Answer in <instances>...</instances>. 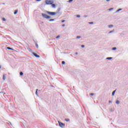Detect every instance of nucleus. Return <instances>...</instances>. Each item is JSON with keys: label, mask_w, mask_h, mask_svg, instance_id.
I'll list each match as a JSON object with an SVG mask.
<instances>
[{"label": "nucleus", "mask_w": 128, "mask_h": 128, "mask_svg": "<svg viewBox=\"0 0 128 128\" xmlns=\"http://www.w3.org/2000/svg\"><path fill=\"white\" fill-rule=\"evenodd\" d=\"M84 18H88V15H84Z\"/></svg>", "instance_id": "72a5a7b5"}, {"label": "nucleus", "mask_w": 128, "mask_h": 128, "mask_svg": "<svg viewBox=\"0 0 128 128\" xmlns=\"http://www.w3.org/2000/svg\"><path fill=\"white\" fill-rule=\"evenodd\" d=\"M2 20L4 21V22H6V18H2Z\"/></svg>", "instance_id": "412c9836"}, {"label": "nucleus", "mask_w": 128, "mask_h": 128, "mask_svg": "<svg viewBox=\"0 0 128 128\" xmlns=\"http://www.w3.org/2000/svg\"><path fill=\"white\" fill-rule=\"evenodd\" d=\"M108 28H114V25L112 24H110V25H108Z\"/></svg>", "instance_id": "f8f14e48"}, {"label": "nucleus", "mask_w": 128, "mask_h": 128, "mask_svg": "<svg viewBox=\"0 0 128 128\" xmlns=\"http://www.w3.org/2000/svg\"><path fill=\"white\" fill-rule=\"evenodd\" d=\"M120 100H117L116 101V104H120Z\"/></svg>", "instance_id": "dca6fc26"}, {"label": "nucleus", "mask_w": 128, "mask_h": 128, "mask_svg": "<svg viewBox=\"0 0 128 128\" xmlns=\"http://www.w3.org/2000/svg\"><path fill=\"white\" fill-rule=\"evenodd\" d=\"M38 89L36 90V94L37 96H38Z\"/></svg>", "instance_id": "9b49d317"}, {"label": "nucleus", "mask_w": 128, "mask_h": 128, "mask_svg": "<svg viewBox=\"0 0 128 128\" xmlns=\"http://www.w3.org/2000/svg\"><path fill=\"white\" fill-rule=\"evenodd\" d=\"M94 93L90 94V96H94Z\"/></svg>", "instance_id": "473e14b6"}, {"label": "nucleus", "mask_w": 128, "mask_h": 128, "mask_svg": "<svg viewBox=\"0 0 128 128\" xmlns=\"http://www.w3.org/2000/svg\"><path fill=\"white\" fill-rule=\"evenodd\" d=\"M78 54V52H76L75 53V54Z\"/></svg>", "instance_id": "58836bf2"}, {"label": "nucleus", "mask_w": 128, "mask_h": 128, "mask_svg": "<svg viewBox=\"0 0 128 128\" xmlns=\"http://www.w3.org/2000/svg\"><path fill=\"white\" fill-rule=\"evenodd\" d=\"M76 18H80V14L76 15Z\"/></svg>", "instance_id": "c85d7f7f"}, {"label": "nucleus", "mask_w": 128, "mask_h": 128, "mask_svg": "<svg viewBox=\"0 0 128 128\" xmlns=\"http://www.w3.org/2000/svg\"><path fill=\"white\" fill-rule=\"evenodd\" d=\"M60 12V8H58L56 12H58V14Z\"/></svg>", "instance_id": "4468645a"}, {"label": "nucleus", "mask_w": 128, "mask_h": 128, "mask_svg": "<svg viewBox=\"0 0 128 128\" xmlns=\"http://www.w3.org/2000/svg\"><path fill=\"white\" fill-rule=\"evenodd\" d=\"M62 26H66V24H63L62 25Z\"/></svg>", "instance_id": "c9c22d12"}, {"label": "nucleus", "mask_w": 128, "mask_h": 128, "mask_svg": "<svg viewBox=\"0 0 128 128\" xmlns=\"http://www.w3.org/2000/svg\"><path fill=\"white\" fill-rule=\"evenodd\" d=\"M20 75L22 76H24V72H20Z\"/></svg>", "instance_id": "2eb2a0df"}, {"label": "nucleus", "mask_w": 128, "mask_h": 128, "mask_svg": "<svg viewBox=\"0 0 128 128\" xmlns=\"http://www.w3.org/2000/svg\"><path fill=\"white\" fill-rule=\"evenodd\" d=\"M113 92H114L116 93V90H114V91Z\"/></svg>", "instance_id": "a19ab883"}, {"label": "nucleus", "mask_w": 128, "mask_h": 128, "mask_svg": "<svg viewBox=\"0 0 128 128\" xmlns=\"http://www.w3.org/2000/svg\"><path fill=\"white\" fill-rule=\"evenodd\" d=\"M46 14H49L50 16H56V14H58V12H52L49 11H46Z\"/></svg>", "instance_id": "f03ea898"}, {"label": "nucleus", "mask_w": 128, "mask_h": 128, "mask_svg": "<svg viewBox=\"0 0 128 128\" xmlns=\"http://www.w3.org/2000/svg\"><path fill=\"white\" fill-rule=\"evenodd\" d=\"M112 50H116V48L114 47V48H112Z\"/></svg>", "instance_id": "aec40b11"}, {"label": "nucleus", "mask_w": 128, "mask_h": 128, "mask_svg": "<svg viewBox=\"0 0 128 128\" xmlns=\"http://www.w3.org/2000/svg\"><path fill=\"white\" fill-rule=\"evenodd\" d=\"M114 10V8H110L108 9V10L110 11V10Z\"/></svg>", "instance_id": "7c9ffc66"}, {"label": "nucleus", "mask_w": 128, "mask_h": 128, "mask_svg": "<svg viewBox=\"0 0 128 128\" xmlns=\"http://www.w3.org/2000/svg\"><path fill=\"white\" fill-rule=\"evenodd\" d=\"M114 30H112L111 31H110L108 34H112V32H114Z\"/></svg>", "instance_id": "393cba45"}, {"label": "nucleus", "mask_w": 128, "mask_h": 128, "mask_svg": "<svg viewBox=\"0 0 128 128\" xmlns=\"http://www.w3.org/2000/svg\"><path fill=\"white\" fill-rule=\"evenodd\" d=\"M42 0H36V2H40Z\"/></svg>", "instance_id": "e433bc0d"}, {"label": "nucleus", "mask_w": 128, "mask_h": 128, "mask_svg": "<svg viewBox=\"0 0 128 128\" xmlns=\"http://www.w3.org/2000/svg\"><path fill=\"white\" fill-rule=\"evenodd\" d=\"M32 54L34 55V56H36V58H40V55H38L36 54V53L33 52Z\"/></svg>", "instance_id": "39448f33"}, {"label": "nucleus", "mask_w": 128, "mask_h": 128, "mask_svg": "<svg viewBox=\"0 0 128 128\" xmlns=\"http://www.w3.org/2000/svg\"><path fill=\"white\" fill-rule=\"evenodd\" d=\"M106 0V2H110V0Z\"/></svg>", "instance_id": "ea45409f"}, {"label": "nucleus", "mask_w": 128, "mask_h": 128, "mask_svg": "<svg viewBox=\"0 0 128 128\" xmlns=\"http://www.w3.org/2000/svg\"><path fill=\"white\" fill-rule=\"evenodd\" d=\"M3 80H6V76H4V74L3 75Z\"/></svg>", "instance_id": "6ab92c4d"}, {"label": "nucleus", "mask_w": 128, "mask_h": 128, "mask_svg": "<svg viewBox=\"0 0 128 128\" xmlns=\"http://www.w3.org/2000/svg\"><path fill=\"white\" fill-rule=\"evenodd\" d=\"M60 38V35L56 36V38Z\"/></svg>", "instance_id": "a878e982"}, {"label": "nucleus", "mask_w": 128, "mask_h": 128, "mask_svg": "<svg viewBox=\"0 0 128 128\" xmlns=\"http://www.w3.org/2000/svg\"><path fill=\"white\" fill-rule=\"evenodd\" d=\"M106 60H112V57H108L107 58H106Z\"/></svg>", "instance_id": "ddd939ff"}, {"label": "nucleus", "mask_w": 128, "mask_h": 128, "mask_svg": "<svg viewBox=\"0 0 128 128\" xmlns=\"http://www.w3.org/2000/svg\"><path fill=\"white\" fill-rule=\"evenodd\" d=\"M109 104H112V100L109 101Z\"/></svg>", "instance_id": "4c0bfd02"}, {"label": "nucleus", "mask_w": 128, "mask_h": 128, "mask_svg": "<svg viewBox=\"0 0 128 128\" xmlns=\"http://www.w3.org/2000/svg\"><path fill=\"white\" fill-rule=\"evenodd\" d=\"M7 50H14V49L10 47H6Z\"/></svg>", "instance_id": "6e6552de"}, {"label": "nucleus", "mask_w": 128, "mask_h": 128, "mask_svg": "<svg viewBox=\"0 0 128 128\" xmlns=\"http://www.w3.org/2000/svg\"><path fill=\"white\" fill-rule=\"evenodd\" d=\"M110 112H114V108L112 107L110 108Z\"/></svg>", "instance_id": "423d86ee"}, {"label": "nucleus", "mask_w": 128, "mask_h": 128, "mask_svg": "<svg viewBox=\"0 0 128 128\" xmlns=\"http://www.w3.org/2000/svg\"><path fill=\"white\" fill-rule=\"evenodd\" d=\"M42 16L44 18H46V20H48L49 18H52V16H48V14L42 13Z\"/></svg>", "instance_id": "f257e3e1"}, {"label": "nucleus", "mask_w": 128, "mask_h": 128, "mask_svg": "<svg viewBox=\"0 0 128 128\" xmlns=\"http://www.w3.org/2000/svg\"><path fill=\"white\" fill-rule=\"evenodd\" d=\"M88 24H94V22H89Z\"/></svg>", "instance_id": "b1692460"}, {"label": "nucleus", "mask_w": 128, "mask_h": 128, "mask_svg": "<svg viewBox=\"0 0 128 128\" xmlns=\"http://www.w3.org/2000/svg\"><path fill=\"white\" fill-rule=\"evenodd\" d=\"M65 120H66V122H70V118H66Z\"/></svg>", "instance_id": "a211bd4d"}, {"label": "nucleus", "mask_w": 128, "mask_h": 128, "mask_svg": "<svg viewBox=\"0 0 128 128\" xmlns=\"http://www.w3.org/2000/svg\"><path fill=\"white\" fill-rule=\"evenodd\" d=\"M52 6L54 8H56V4L52 3V4H51Z\"/></svg>", "instance_id": "0eeeda50"}, {"label": "nucleus", "mask_w": 128, "mask_h": 128, "mask_svg": "<svg viewBox=\"0 0 128 128\" xmlns=\"http://www.w3.org/2000/svg\"><path fill=\"white\" fill-rule=\"evenodd\" d=\"M74 0H68V2H72Z\"/></svg>", "instance_id": "c756f323"}, {"label": "nucleus", "mask_w": 128, "mask_h": 128, "mask_svg": "<svg viewBox=\"0 0 128 128\" xmlns=\"http://www.w3.org/2000/svg\"><path fill=\"white\" fill-rule=\"evenodd\" d=\"M81 36H76V38H80Z\"/></svg>", "instance_id": "bb28decb"}, {"label": "nucleus", "mask_w": 128, "mask_h": 128, "mask_svg": "<svg viewBox=\"0 0 128 128\" xmlns=\"http://www.w3.org/2000/svg\"><path fill=\"white\" fill-rule=\"evenodd\" d=\"M2 4H4V3H2Z\"/></svg>", "instance_id": "79ce46f5"}, {"label": "nucleus", "mask_w": 128, "mask_h": 128, "mask_svg": "<svg viewBox=\"0 0 128 128\" xmlns=\"http://www.w3.org/2000/svg\"><path fill=\"white\" fill-rule=\"evenodd\" d=\"M66 22V20H62V22Z\"/></svg>", "instance_id": "f704fd0d"}, {"label": "nucleus", "mask_w": 128, "mask_h": 128, "mask_svg": "<svg viewBox=\"0 0 128 128\" xmlns=\"http://www.w3.org/2000/svg\"><path fill=\"white\" fill-rule=\"evenodd\" d=\"M0 68H2V66L0 65Z\"/></svg>", "instance_id": "37998d69"}, {"label": "nucleus", "mask_w": 128, "mask_h": 128, "mask_svg": "<svg viewBox=\"0 0 128 128\" xmlns=\"http://www.w3.org/2000/svg\"><path fill=\"white\" fill-rule=\"evenodd\" d=\"M81 47L82 48H84V44L82 45Z\"/></svg>", "instance_id": "2f4dec72"}, {"label": "nucleus", "mask_w": 128, "mask_h": 128, "mask_svg": "<svg viewBox=\"0 0 128 128\" xmlns=\"http://www.w3.org/2000/svg\"><path fill=\"white\" fill-rule=\"evenodd\" d=\"M0 94H2V92H0Z\"/></svg>", "instance_id": "c03bdc74"}, {"label": "nucleus", "mask_w": 128, "mask_h": 128, "mask_svg": "<svg viewBox=\"0 0 128 128\" xmlns=\"http://www.w3.org/2000/svg\"><path fill=\"white\" fill-rule=\"evenodd\" d=\"M45 2L46 4H54V1L52 0H46Z\"/></svg>", "instance_id": "7ed1b4c3"}, {"label": "nucleus", "mask_w": 128, "mask_h": 128, "mask_svg": "<svg viewBox=\"0 0 128 128\" xmlns=\"http://www.w3.org/2000/svg\"><path fill=\"white\" fill-rule=\"evenodd\" d=\"M36 48H38V44H36Z\"/></svg>", "instance_id": "cd10ccee"}, {"label": "nucleus", "mask_w": 128, "mask_h": 128, "mask_svg": "<svg viewBox=\"0 0 128 128\" xmlns=\"http://www.w3.org/2000/svg\"><path fill=\"white\" fill-rule=\"evenodd\" d=\"M58 124H59V126H60V128H64V124L58 121Z\"/></svg>", "instance_id": "20e7f679"}, {"label": "nucleus", "mask_w": 128, "mask_h": 128, "mask_svg": "<svg viewBox=\"0 0 128 128\" xmlns=\"http://www.w3.org/2000/svg\"><path fill=\"white\" fill-rule=\"evenodd\" d=\"M49 22H54V19H50L49 20Z\"/></svg>", "instance_id": "f3484780"}, {"label": "nucleus", "mask_w": 128, "mask_h": 128, "mask_svg": "<svg viewBox=\"0 0 128 128\" xmlns=\"http://www.w3.org/2000/svg\"><path fill=\"white\" fill-rule=\"evenodd\" d=\"M120 10H122V8L118 9L115 12L116 14V12H120Z\"/></svg>", "instance_id": "1a4fd4ad"}, {"label": "nucleus", "mask_w": 128, "mask_h": 128, "mask_svg": "<svg viewBox=\"0 0 128 128\" xmlns=\"http://www.w3.org/2000/svg\"><path fill=\"white\" fill-rule=\"evenodd\" d=\"M18 10H15L14 12V14H18Z\"/></svg>", "instance_id": "9d476101"}, {"label": "nucleus", "mask_w": 128, "mask_h": 128, "mask_svg": "<svg viewBox=\"0 0 128 128\" xmlns=\"http://www.w3.org/2000/svg\"><path fill=\"white\" fill-rule=\"evenodd\" d=\"M114 94H116V93L114 92L113 91V92H112V96H114Z\"/></svg>", "instance_id": "5701e85b"}, {"label": "nucleus", "mask_w": 128, "mask_h": 128, "mask_svg": "<svg viewBox=\"0 0 128 128\" xmlns=\"http://www.w3.org/2000/svg\"><path fill=\"white\" fill-rule=\"evenodd\" d=\"M62 64H66V62L62 61Z\"/></svg>", "instance_id": "4be33fe9"}]
</instances>
